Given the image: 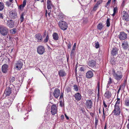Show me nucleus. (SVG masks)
<instances>
[{
    "mask_svg": "<svg viewBox=\"0 0 129 129\" xmlns=\"http://www.w3.org/2000/svg\"><path fill=\"white\" fill-rule=\"evenodd\" d=\"M76 43H75L74 44V45L73 46V50H75L74 48L75 47H76Z\"/></svg>",
    "mask_w": 129,
    "mask_h": 129,
    "instance_id": "57",
    "label": "nucleus"
},
{
    "mask_svg": "<svg viewBox=\"0 0 129 129\" xmlns=\"http://www.w3.org/2000/svg\"><path fill=\"white\" fill-rule=\"evenodd\" d=\"M8 32V29L4 26H0V34L3 36L7 35Z\"/></svg>",
    "mask_w": 129,
    "mask_h": 129,
    "instance_id": "4",
    "label": "nucleus"
},
{
    "mask_svg": "<svg viewBox=\"0 0 129 129\" xmlns=\"http://www.w3.org/2000/svg\"><path fill=\"white\" fill-rule=\"evenodd\" d=\"M53 93V95L56 98H57L60 95L59 90L57 88H55Z\"/></svg>",
    "mask_w": 129,
    "mask_h": 129,
    "instance_id": "13",
    "label": "nucleus"
},
{
    "mask_svg": "<svg viewBox=\"0 0 129 129\" xmlns=\"http://www.w3.org/2000/svg\"><path fill=\"white\" fill-rule=\"evenodd\" d=\"M63 93H61V95L60 96V99H62L63 97Z\"/></svg>",
    "mask_w": 129,
    "mask_h": 129,
    "instance_id": "54",
    "label": "nucleus"
},
{
    "mask_svg": "<svg viewBox=\"0 0 129 129\" xmlns=\"http://www.w3.org/2000/svg\"><path fill=\"white\" fill-rule=\"evenodd\" d=\"M117 10V7H116L114 8L113 9V12L116 13Z\"/></svg>",
    "mask_w": 129,
    "mask_h": 129,
    "instance_id": "47",
    "label": "nucleus"
},
{
    "mask_svg": "<svg viewBox=\"0 0 129 129\" xmlns=\"http://www.w3.org/2000/svg\"><path fill=\"white\" fill-rule=\"evenodd\" d=\"M112 75L115 79L117 81L120 80L123 77V75L121 72L119 71H116L114 70L112 71Z\"/></svg>",
    "mask_w": 129,
    "mask_h": 129,
    "instance_id": "1",
    "label": "nucleus"
},
{
    "mask_svg": "<svg viewBox=\"0 0 129 129\" xmlns=\"http://www.w3.org/2000/svg\"><path fill=\"white\" fill-rule=\"evenodd\" d=\"M4 15L2 13H0V18L2 19H4Z\"/></svg>",
    "mask_w": 129,
    "mask_h": 129,
    "instance_id": "42",
    "label": "nucleus"
},
{
    "mask_svg": "<svg viewBox=\"0 0 129 129\" xmlns=\"http://www.w3.org/2000/svg\"><path fill=\"white\" fill-rule=\"evenodd\" d=\"M100 81H98L97 83V86H98V90L99 91V90L100 88Z\"/></svg>",
    "mask_w": 129,
    "mask_h": 129,
    "instance_id": "44",
    "label": "nucleus"
},
{
    "mask_svg": "<svg viewBox=\"0 0 129 129\" xmlns=\"http://www.w3.org/2000/svg\"><path fill=\"white\" fill-rule=\"evenodd\" d=\"M122 47L125 49H126L128 48L129 46L128 45V43L127 42H125L122 43Z\"/></svg>",
    "mask_w": 129,
    "mask_h": 129,
    "instance_id": "21",
    "label": "nucleus"
},
{
    "mask_svg": "<svg viewBox=\"0 0 129 129\" xmlns=\"http://www.w3.org/2000/svg\"><path fill=\"white\" fill-rule=\"evenodd\" d=\"M71 44L70 43L68 45V48H69V49L71 47Z\"/></svg>",
    "mask_w": 129,
    "mask_h": 129,
    "instance_id": "61",
    "label": "nucleus"
},
{
    "mask_svg": "<svg viewBox=\"0 0 129 129\" xmlns=\"http://www.w3.org/2000/svg\"><path fill=\"white\" fill-rule=\"evenodd\" d=\"M95 127H96L98 124V118H97L96 117H95Z\"/></svg>",
    "mask_w": 129,
    "mask_h": 129,
    "instance_id": "41",
    "label": "nucleus"
},
{
    "mask_svg": "<svg viewBox=\"0 0 129 129\" xmlns=\"http://www.w3.org/2000/svg\"><path fill=\"white\" fill-rule=\"evenodd\" d=\"M98 94H97V96L98 97H99V96H100L99 90V91L98 90Z\"/></svg>",
    "mask_w": 129,
    "mask_h": 129,
    "instance_id": "59",
    "label": "nucleus"
},
{
    "mask_svg": "<svg viewBox=\"0 0 129 129\" xmlns=\"http://www.w3.org/2000/svg\"><path fill=\"white\" fill-rule=\"evenodd\" d=\"M58 25L60 28L63 30L67 29L68 27L67 23L65 21L61 20L59 21Z\"/></svg>",
    "mask_w": 129,
    "mask_h": 129,
    "instance_id": "3",
    "label": "nucleus"
},
{
    "mask_svg": "<svg viewBox=\"0 0 129 129\" xmlns=\"http://www.w3.org/2000/svg\"><path fill=\"white\" fill-rule=\"evenodd\" d=\"M118 49L116 47L113 48L111 52V54L113 56L115 55L118 54Z\"/></svg>",
    "mask_w": 129,
    "mask_h": 129,
    "instance_id": "18",
    "label": "nucleus"
},
{
    "mask_svg": "<svg viewBox=\"0 0 129 129\" xmlns=\"http://www.w3.org/2000/svg\"><path fill=\"white\" fill-rule=\"evenodd\" d=\"M64 18V16L63 14H62V13H60L57 17V18L58 19L61 20H63Z\"/></svg>",
    "mask_w": 129,
    "mask_h": 129,
    "instance_id": "27",
    "label": "nucleus"
},
{
    "mask_svg": "<svg viewBox=\"0 0 129 129\" xmlns=\"http://www.w3.org/2000/svg\"><path fill=\"white\" fill-rule=\"evenodd\" d=\"M74 87V89L75 91H78L79 89V87L78 85H74L73 86Z\"/></svg>",
    "mask_w": 129,
    "mask_h": 129,
    "instance_id": "34",
    "label": "nucleus"
},
{
    "mask_svg": "<svg viewBox=\"0 0 129 129\" xmlns=\"http://www.w3.org/2000/svg\"><path fill=\"white\" fill-rule=\"evenodd\" d=\"M124 105L126 106H129V99H126L125 101Z\"/></svg>",
    "mask_w": 129,
    "mask_h": 129,
    "instance_id": "31",
    "label": "nucleus"
},
{
    "mask_svg": "<svg viewBox=\"0 0 129 129\" xmlns=\"http://www.w3.org/2000/svg\"><path fill=\"white\" fill-rule=\"evenodd\" d=\"M59 74L60 76L62 77L66 75V74L64 71L61 70L59 71Z\"/></svg>",
    "mask_w": 129,
    "mask_h": 129,
    "instance_id": "26",
    "label": "nucleus"
},
{
    "mask_svg": "<svg viewBox=\"0 0 129 129\" xmlns=\"http://www.w3.org/2000/svg\"><path fill=\"white\" fill-rule=\"evenodd\" d=\"M51 112L52 115H54L57 112V108L55 105H52L51 108Z\"/></svg>",
    "mask_w": 129,
    "mask_h": 129,
    "instance_id": "10",
    "label": "nucleus"
},
{
    "mask_svg": "<svg viewBox=\"0 0 129 129\" xmlns=\"http://www.w3.org/2000/svg\"><path fill=\"white\" fill-rule=\"evenodd\" d=\"M35 38L38 40H42V36L40 33H37L35 35Z\"/></svg>",
    "mask_w": 129,
    "mask_h": 129,
    "instance_id": "22",
    "label": "nucleus"
},
{
    "mask_svg": "<svg viewBox=\"0 0 129 129\" xmlns=\"http://www.w3.org/2000/svg\"><path fill=\"white\" fill-rule=\"evenodd\" d=\"M47 5L51 4V2L49 0H48L47 1Z\"/></svg>",
    "mask_w": 129,
    "mask_h": 129,
    "instance_id": "51",
    "label": "nucleus"
},
{
    "mask_svg": "<svg viewBox=\"0 0 129 129\" xmlns=\"http://www.w3.org/2000/svg\"><path fill=\"white\" fill-rule=\"evenodd\" d=\"M12 3V2H10V1L9 2L7 1L6 2V5L7 6L9 7L11 5Z\"/></svg>",
    "mask_w": 129,
    "mask_h": 129,
    "instance_id": "40",
    "label": "nucleus"
},
{
    "mask_svg": "<svg viewBox=\"0 0 129 129\" xmlns=\"http://www.w3.org/2000/svg\"><path fill=\"white\" fill-rule=\"evenodd\" d=\"M103 104L104 107L106 108L107 107V106L105 103V101L103 100Z\"/></svg>",
    "mask_w": 129,
    "mask_h": 129,
    "instance_id": "49",
    "label": "nucleus"
},
{
    "mask_svg": "<svg viewBox=\"0 0 129 129\" xmlns=\"http://www.w3.org/2000/svg\"><path fill=\"white\" fill-rule=\"evenodd\" d=\"M47 34V32L46 30H45L44 32V34L43 35V37H45V36Z\"/></svg>",
    "mask_w": 129,
    "mask_h": 129,
    "instance_id": "48",
    "label": "nucleus"
},
{
    "mask_svg": "<svg viewBox=\"0 0 129 129\" xmlns=\"http://www.w3.org/2000/svg\"><path fill=\"white\" fill-rule=\"evenodd\" d=\"M26 0H24L23 4L19 6V8L21 10L23 9V8L25 7V5H26Z\"/></svg>",
    "mask_w": 129,
    "mask_h": 129,
    "instance_id": "24",
    "label": "nucleus"
},
{
    "mask_svg": "<svg viewBox=\"0 0 129 129\" xmlns=\"http://www.w3.org/2000/svg\"><path fill=\"white\" fill-rule=\"evenodd\" d=\"M75 99L77 101H79L81 99V96L79 93H77L74 95Z\"/></svg>",
    "mask_w": 129,
    "mask_h": 129,
    "instance_id": "19",
    "label": "nucleus"
},
{
    "mask_svg": "<svg viewBox=\"0 0 129 129\" xmlns=\"http://www.w3.org/2000/svg\"><path fill=\"white\" fill-rule=\"evenodd\" d=\"M105 112L103 113V115L102 116V117H103V118L104 119L105 118Z\"/></svg>",
    "mask_w": 129,
    "mask_h": 129,
    "instance_id": "58",
    "label": "nucleus"
},
{
    "mask_svg": "<svg viewBox=\"0 0 129 129\" xmlns=\"http://www.w3.org/2000/svg\"><path fill=\"white\" fill-rule=\"evenodd\" d=\"M23 106L22 104L18 103L17 105V107L18 108V111H21L22 110Z\"/></svg>",
    "mask_w": 129,
    "mask_h": 129,
    "instance_id": "23",
    "label": "nucleus"
},
{
    "mask_svg": "<svg viewBox=\"0 0 129 129\" xmlns=\"http://www.w3.org/2000/svg\"><path fill=\"white\" fill-rule=\"evenodd\" d=\"M49 39V36L47 35L44 40H48Z\"/></svg>",
    "mask_w": 129,
    "mask_h": 129,
    "instance_id": "50",
    "label": "nucleus"
},
{
    "mask_svg": "<svg viewBox=\"0 0 129 129\" xmlns=\"http://www.w3.org/2000/svg\"><path fill=\"white\" fill-rule=\"evenodd\" d=\"M37 53L40 55H42L45 52L44 47L42 46H39L37 48Z\"/></svg>",
    "mask_w": 129,
    "mask_h": 129,
    "instance_id": "7",
    "label": "nucleus"
},
{
    "mask_svg": "<svg viewBox=\"0 0 129 129\" xmlns=\"http://www.w3.org/2000/svg\"><path fill=\"white\" fill-rule=\"evenodd\" d=\"M8 65L6 64H4L3 65L2 67V72L5 73H7L8 70Z\"/></svg>",
    "mask_w": 129,
    "mask_h": 129,
    "instance_id": "14",
    "label": "nucleus"
},
{
    "mask_svg": "<svg viewBox=\"0 0 129 129\" xmlns=\"http://www.w3.org/2000/svg\"><path fill=\"white\" fill-rule=\"evenodd\" d=\"M111 1V0H108V1L106 3V4L107 5H109V4H110Z\"/></svg>",
    "mask_w": 129,
    "mask_h": 129,
    "instance_id": "55",
    "label": "nucleus"
},
{
    "mask_svg": "<svg viewBox=\"0 0 129 129\" xmlns=\"http://www.w3.org/2000/svg\"><path fill=\"white\" fill-rule=\"evenodd\" d=\"M92 101L90 99H88L86 101L85 105L86 108L88 109H90L93 106Z\"/></svg>",
    "mask_w": 129,
    "mask_h": 129,
    "instance_id": "8",
    "label": "nucleus"
},
{
    "mask_svg": "<svg viewBox=\"0 0 129 129\" xmlns=\"http://www.w3.org/2000/svg\"><path fill=\"white\" fill-rule=\"evenodd\" d=\"M117 100V101L115 105L119 106L120 103V99L118 98Z\"/></svg>",
    "mask_w": 129,
    "mask_h": 129,
    "instance_id": "39",
    "label": "nucleus"
},
{
    "mask_svg": "<svg viewBox=\"0 0 129 129\" xmlns=\"http://www.w3.org/2000/svg\"><path fill=\"white\" fill-rule=\"evenodd\" d=\"M119 38L121 40H125L127 38V34L123 32H121L119 35Z\"/></svg>",
    "mask_w": 129,
    "mask_h": 129,
    "instance_id": "12",
    "label": "nucleus"
},
{
    "mask_svg": "<svg viewBox=\"0 0 129 129\" xmlns=\"http://www.w3.org/2000/svg\"><path fill=\"white\" fill-rule=\"evenodd\" d=\"M53 39L55 40H58L59 36L56 33H53L52 35Z\"/></svg>",
    "mask_w": 129,
    "mask_h": 129,
    "instance_id": "25",
    "label": "nucleus"
},
{
    "mask_svg": "<svg viewBox=\"0 0 129 129\" xmlns=\"http://www.w3.org/2000/svg\"><path fill=\"white\" fill-rule=\"evenodd\" d=\"M102 3V1H99L95 5L98 7V6L101 3Z\"/></svg>",
    "mask_w": 129,
    "mask_h": 129,
    "instance_id": "46",
    "label": "nucleus"
},
{
    "mask_svg": "<svg viewBox=\"0 0 129 129\" xmlns=\"http://www.w3.org/2000/svg\"><path fill=\"white\" fill-rule=\"evenodd\" d=\"M15 80V77H11L10 79V82L11 83H13Z\"/></svg>",
    "mask_w": 129,
    "mask_h": 129,
    "instance_id": "35",
    "label": "nucleus"
},
{
    "mask_svg": "<svg viewBox=\"0 0 129 129\" xmlns=\"http://www.w3.org/2000/svg\"><path fill=\"white\" fill-rule=\"evenodd\" d=\"M22 62L21 60H19L16 62L15 65V67L17 70H20L22 68Z\"/></svg>",
    "mask_w": 129,
    "mask_h": 129,
    "instance_id": "9",
    "label": "nucleus"
},
{
    "mask_svg": "<svg viewBox=\"0 0 129 129\" xmlns=\"http://www.w3.org/2000/svg\"><path fill=\"white\" fill-rule=\"evenodd\" d=\"M98 8V6L95 5L93 8V10L94 11H95Z\"/></svg>",
    "mask_w": 129,
    "mask_h": 129,
    "instance_id": "43",
    "label": "nucleus"
},
{
    "mask_svg": "<svg viewBox=\"0 0 129 129\" xmlns=\"http://www.w3.org/2000/svg\"><path fill=\"white\" fill-rule=\"evenodd\" d=\"M11 93V89L10 87H7L6 89V91L5 92V94L6 96H9Z\"/></svg>",
    "mask_w": 129,
    "mask_h": 129,
    "instance_id": "16",
    "label": "nucleus"
},
{
    "mask_svg": "<svg viewBox=\"0 0 129 129\" xmlns=\"http://www.w3.org/2000/svg\"><path fill=\"white\" fill-rule=\"evenodd\" d=\"M6 25L10 28H13L15 26L14 21L11 19L7 20Z\"/></svg>",
    "mask_w": 129,
    "mask_h": 129,
    "instance_id": "6",
    "label": "nucleus"
},
{
    "mask_svg": "<svg viewBox=\"0 0 129 129\" xmlns=\"http://www.w3.org/2000/svg\"><path fill=\"white\" fill-rule=\"evenodd\" d=\"M113 80L111 77L109 78V80L108 81V83L107 85V87H108L109 86L110 84H111L113 82Z\"/></svg>",
    "mask_w": 129,
    "mask_h": 129,
    "instance_id": "28",
    "label": "nucleus"
},
{
    "mask_svg": "<svg viewBox=\"0 0 129 129\" xmlns=\"http://www.w3.org/2000/svg\"><path fill=\"white\" fill-rule=\"evenodd\" d=\"M110 19L108 18L107 19V20L106 22V23L107 24V26L109 27L110 25Z\"/></svg>",
    "mask_w": 129,
    "mask_h": 129,
    "instance_id": "37",
    "label": "nucleus"
},
{
    "mask_svg": "<svg viewBox=\"0 0 129 129\" xmlns=\"http://www.w3.org/2000/svg\"><path fill=\"white\" fill-rule=\"evenodd\" d=\"M15 93H14V95H15L14 96V97H13V99L14 98H15V95L16 94H17V92H16V90H15Z\"/></svg>",
    "mask_w": 129,
    "mask_h": 129,
    "instance_id": "53",
    "label": "nucleus"
},
{
    "mask_svg": "<svg viewBox=\"0 0 129 129\" xmlns=\"http://www.w3.org/2000/svg\"><path fill=\"white\" fill-rule=\"evenodd\" d=\"M122 15H123L122 18V19L126 21H129V16L127 13H126L125 11H123L122 12Z\"/></svg>",
    "mask_w": 129,
    "mask_h": 129,
    "instance_id": "11",
    "label": "nucleus"
},
{
    "mask_svg": "<svg viewBox=\"0 0 129 129\" xmlns=\"http://www.w3.org/2000/svg\"><path fill=\"white\" fill-rule=\"evenodd\" d=\"M86 67L84 66L81 67L79 70V72H83L84 73L86 70Z\"/></svg>",
    "mask_w": 129,
    "mask_h": 129,
    "instance_id": "29",
    "label": "nucleus"
},
{
    "mask_svg": "<svg viewBox=\"0 0 129 129\" xmlns=\"http://www.w3.org/2000/svg\"><path fill=\"white\" fill-rule=\"evenodd\" d=\"M104 96L106 98L109 99L111 96V93L109 91H106L105 93Z\"/></svg>",
    "mask_w": 129,
    "mask_h": 129,
    "instance_id": "20",
    "label": "nucleus"
},
{
    "mask_svg": "<svg viewBox=\"0 0 129 129\" xmlns=\"http://www.w3.org/2000/svg\"><path fill=\"white\" fill-rule=\"evenodd\" d=\"M4 7V4L0 2V11L3 10Z\"/></svg>",
    "mask_w": 129,
    "mask_h": 129,
    "instance_id": "33",
    "label": "nucleus"
},
{
    "mask_svg": "<svg viewBox=\"0 0 129 129\" xmlns=\"http://www.w3.org/2000/svg\"><path fill=\"white\" fill-rule=\"evenodd\" d=\"M94 113H92V112H90V115L92 117H93V116H94Z\"/></svg>",
    "mask_w": 129,
    "mask_h": 129,
    "instance_id": "56",
    "label": "nucleus"
},
{
    "mask_svg": "<svg viewBox=\"0 0 129 129\" xmlns=\"http://www.w3.org/2000/svg\"><path fill=\"white\" fill-rule=\"evenodd\" d=\"M65 116L66 118L67 119H69V117L67 116L66 114H65Z\"/></svg>",
    "mask_w": 129,
    "mask_h": 129,
    "instance_id": "64",
    "label": "nucleus"
},
{
    "mask_svg": "<svg viewBox=\"0 0 129 129\" xmlns=\"http://www.w3.org/2000/svg\"><path fill=\"white\" fill-rule=\"evenodd\" d=\"M93 76V73L91 71H89L86 73V77L88 79L92 78Z\"/></svg>",
    "mask_w": 129,
    "mask_h": 129,
    "instance_id": "15",
    "label": "nucleus"
},
{
    "mask_svg": "<svg viewBox=\"0 0 129 129\" xmlns=\"http://www.w3.org/2000/svg\"><path fill=\"white\" fill-rule=\"evenodd\" d=\"M9 16L12 19H16L18 17L17 12L15 10L11 11L9 12Z\"/></svg>",
    "mask_w": 129,
    "mask_h": 129,
    "instance_id": "5",
    "label": "nucleus"
},
{
    "mask_svg": "<svg viewBox=\"0 0 129 129\" xmlns=\"http://www.w3.org/2000/svg\"><path fill=\"white\" fill-rule=\"evenodd\" d=\"M99 43L98 42H95V47L96 48H98L99 47Z\"/></svg>",
    "mask_w": 129,
    "mask_h": 129,
    "instance_id": "38",
    "label": "nucleus"
},
{
    "mask_svg": "<svg viewBox=\"0 0 129 129\" xmlns=\"http://www.w3.org/2000/svg\"><path fill=\"white\" fill-rule=\"evenodd\" d=\"M126 82V80H124L123 81V85H124V86L125 85Z\"/></svg>",
    "mask_w": 129,
    "mask_h": 129,
    "instance_id": "63",
    "label": "nucleus"
},
{
    "mask_svg": "<svg viewBox=\"0 0 129 129\" xmlns=\"http://www.w3.org/2000/svg\"><path fill=\"white\" fill-rule=\"evenodd\" d=\"M88 64L90 67L93 68L96 65V61L94 60H92L89 61Z\"/></svg>",
    "mask_w": 129,
    "mask_h": 129,
    "instance_id": "17",
    "label": "nucleus"
},
{
    "mask_svg": "<svg viewBox=\"0 0 129 129\" xmlns=\"http://www.w3.org/2000/svg\"><path fill=\"white\" fill-rule=\"evenodd\" d=\"M47 10H46L45 16L46 17H47Z\"/></svg>",
    "mask_w": 129,
    "mask_h": 129,
    "instance_id": "62",
    "label": "nucleus"
},
{
    "mask_svg": "<svg viewBox=\"0 0 129 129\" xmlns=\"http://www.w3.org/2000/svg\"><path fill=\"white\" fill-rule=\"evenodd\" d=\"M25 15L24 13L22 12L20 15V21L21 23L24 20V16Z\"/></svg>",
    "mask_w": 129,
    "mask_h": 129,
    "instance_id": "30",
    "label": "nucleus"
},
{
    "mask_svg": "<svg viewBox=\"0 0 129 129\" xmlns=\"http://www.w3.org/2000/svg\"><path fill=\"white\" fill-rule=\"evenodd\" d=\"M103 26L102 23H99L97 26V29L99 30H101L103 28Z\"/></svg>",
    "mask_w": 129,
    "mask_h": 129,
    "instance_id": "32",
    "label": "nucleus"
},
{
    "mask_svg": "<svg viewBox=\"0 0 129 129\" xmlns=\"http://www.w3.org/2000/svg\"><path fill=\"white\" fill-rule=\"evenodd\" d=\"M52 4L47 5V8L48 10H50L51 8Z\"/></svg>",
    "mask_w": 129,
    "mask_h": 129,
    "instance_id": "45",
    "label": "nucleus"
},
{
    "mask_svg": "<svg viewBox=\"0 0 129 129\" xmlns=\"http://www.w3.org/2000/svg\"><path fill=\"white\" fill-rule=\"evenodd\" d=\"M121 110L119 106H114V109L112 112V113L115 116H118L120 114Z\"/></svg>",
    "mask_w": 129,
    "mask_h": 129,
    "instance_id": "2",
    "label": "nucleus"
},
{
    "mask_svg": "<svg viewBox=\"0 0 129 129\" xmlns=\"http://www.w3.org/2000/svg\"><path fill=\"white\" fill-rule=\"evenodd\" d=\"M61 118L62 119H63L64 118V115H62L61 116Z\"/></svg>",
    "mask_w": 129,
    "mask_h": 129,
    "instance_id": "60",
    "label": "nucleus"
},
{
    "mask_svg": "<svg viewBox=\"0 0 129 129\" xmlns=\"http://www.w3.org/2000/svg\"><path fill=\"white\" fill-rule=\"evenodd\" d=\"M10 33L12 34H14L16 33V29L15 28H14L10 30Z\"/></svg>",
    "mask_w": 129,
    "mask_h": 129,
    "instance_id": "36",
    "label": "nucleus"
},
{
    "mask_svg": "<svg viewBox=\"0 0 129 129\" xmlns=\"http://www.w3.org/2000/svg\"><path fill=\"white\" fill-rule=\"evenodd\" d=\"M107 126V123L106 122L105 123L104 129H106V127Z\"/></svg>",
    "mask_w": 129,
    "mask_h": 129,
    "instance_id": "52",
    "label": "nucleus"
}]
</instances>
